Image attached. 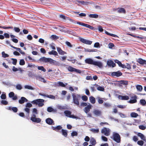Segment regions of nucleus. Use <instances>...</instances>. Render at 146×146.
Wrapping results in <instances>:
<instances>
[{
    "label": "nucleus",
    "instance_id": "cd10ccee",
    "mask_svg": "<svg viewBox=\"0 0 146 146\" xmlns=\"http://www.w3.org/2000/svg\"><path fill=\"white\" fill-rule=\"evenodd\" d=\"M62 133V134L64 135L65 137H67L68 133L67 131L64 129H62L61 131Z\"/></svg>",
    "mask_w": 146,
    "mask_h": 146
},
{
    "label": "nucleus",
    "instance_id": "9b49d317",
    "mask_svg": "<svg viewBox=\"0 0 146 146\" xmlns=\"http://www.w3.org/2000/svg\"><path fill=\"white\" fill-rule=\"evenodd\" d=\"M131 99H133V100H130L128 101V102L130 104H133L136 103L137 102V96L136 95H134V96H132L131 97Z\"/></svg>",
    "mask_w": 146,
    "mask_h": 146
},
{
    "label": "nucleus",
    "instance_id": "5701e85b",
    "mask_svg": "<svg viewBox=\"0 0 146 146\" xmlns=\"http://www.w3.org/2000/svg\"><path fill=\"white\" fill-rule=\"evenodd\" d=\"M137 61L140 64L142 65L145 64L146 65V60L141 58H139Z\"/></svg>",
    "mask_w": 146,
    "mask_h": 146
},
{
    "label": "nucleus",
    "instance_id": "bb28decb",
    "mask_svg": "<svg viewBox=\"0 0 146 146\" xmlns=\"http://www.w3.org/2000/svg\"><path fill=\"white\" fill-rule=\"evenodd\" d=\"M117 12L119 13H125V9L123 8H119L118 9Z\"/></svg>",
    "mask_w": 146,
    "mask_h": 146
},
{
    "label": "nucleus",
    "instance_id": "2f4dec72",
    "mask_svg": "<svg viewBox=\"0 0 146 146\" xmlns=\"http://www.w3.org/2000/svg\"><path fill=\"white\" fill-rule=\"evenodd\" d=\"M37 67V66H35L34 64H29V63L28 64L27 67H31V68L33 69H35Z\"/></svg>",
    "mask_w": 146,
    "mask_h": 146
},
{
    "label": "nucleus",
    "instance_id": "dca6fc26",
    "mask_svg": "<svg viewBox=\"0 0 146 146\" xmlns=\"http://www.w3.org/2000/svg\"><path fill=\"white\" fill-rule=\"evenodd\" d=\"M31 120L33 122L36 123H39L41 121V119L40 118L31 117Z\"/></svg>",
    "mask_w": 146,
    "mask_h": 146
},
{
    "label": "nucleus",
    "instance_id": "79ce46f5",
    "mask_svg": "<svg viewBox=\"0 0 146 146\" xmlns=\"http://www.w3.org/2000/svg\"><path fill=\"white\" fill-rule=\"evenodd\" d=\"M24 87L26 89H27L29 90H34V88L32 87L31 86L29 85H25L24 86Z\"/></svg>",
    "mask_w": 146,
    "mask_h": 146
},
{
    "label": "nucleus",
    "instance_id": "f704fd0d",
    "mask_svg": "<svg viewBox=\"0 0 146 146\" xmlns=\"http://www.w3.org/2000/svg\"><path fill=\"white\" fill-rule=\"evenodd\" d=\"M136 88L137 90L139 91H141L143 89V87L142 86L139 85H136Z\"/></svg>",
    "mask_w": 146,
    "mask_h": 146
},
{
    "label": "nucleus",
    "instance_id": "c756f323",
    "mask_svg": "<svg viewBox=\"0 0 146 146\" xmlns=\"http://www.w3.org/2000/svg\"><path fill=\"white\" fill-rule=\"evenodd\" d=\"M48 54L50 55H53L55 56L58 55V53L56 51L52 50L51 51L48 52Z\"/></svg>",
    "mask_w": 146,
    "mask_h": 146
},
{
    "label": "nucleus",
    "instance_id": "4c0bfd02",
    "mask_svg": "<svg viewBox=\"0 0 146 146\" xmlns=\"http://www.w3.org/2000/svg\"><path fill=\"white\" fill-rule=\"evenodd\" d=\"M140 102L141 105L143 106H145L146 104V102L145 100H141L140 101Z\"/></svg>",
    "mask_w": 146,
    "mask_h": 146
},
{
    "label": "nucleus",
    "instance_id": "6ab92c4d",
    "mask_svg": "<svg viewBox=\"0 0 146 146\" xmlns=\"http://www.w3.org/2000/svg\"><path fill=\"white\" fill-rule=\"evenodd\" d=\"M92 106L89 104V105L85 107L84 109V111L86 113L90 111V110Z\"/></svg>",
    "mask_w": 146,
    "mask_h": 146
},
{
    "label": "nucleus",
    "instance_id": "603ef678",
    "mask_svg": "<svg viewBox=\"0 0 146 146\" xmlns=\"http://www.w3.org/2000/svg\"><path fill=\"white\" fill-rule=\"evenodd\" d=\"M25 62L24 59H21L19 62V64L21 65H23L25 64Z\"/></svg>",
    "mask_w": 146,
    "mask_h": 146
},
{
    "label": "nucleus",
    "instance_id": "7ed1b4c3",
    "mask_svg": "<svg viewBox=\"0 0 146 146\" xmlns=\"http://www.w3.org/2000/svg\"><path fill=\"white\" fill-rule=\"evenodd\" d=\"M112 139L114 141L118 143L121 142V137L120 135L117 133L113 132L112 135Z\"/></svg>",
    "mask_w": 146,
    "mask_h": 146
},
{
    "label": "nucleus",
    "instance_id": "4be33fe9",
    "mask_svg": "<svg viewBox=\"0 0 146 146\" xmlns=\"http://www.w3.org/2000/svg\"><path fill=\"white\" fill-rule=\"evenodd\" d=\"M46 122L49 125H52L53 123L54 124L53 120L50 118H48L46 119Z\"/></svg>",
    "mask_w": 146,
    "mask_h": 146
},
{
    "label": "nucleus",
    "instance_id": "2eb2a0df",
    "mask_svg": "<svg viewBox=\"0 0 146 146\" xmlns=\"http://www.w3.org/2000/svg\"><path fill=\"white\" fill-rule=\"evenodd\" d=\"M129 96L126 95L121 96L119 95L118 98L119 99L123 100H128L129 98Z\"/></svg>",
    "mask_w": 146,
    "mask_h": 146
},
{
    "label": "nucleus",
    "instance_id": "f3484780",
    "mask_svg": "<svg viewBox=\"0 0 146 146\" xmlns=\"http://www.w3.org/2000/svg\"><path fill=\"white\" fill-rule=\"evenodd\" d=\"M67 85V84H66V85L64 84L62 82H56L55 83V85L57 86H61L62 87H65L66 85Z\"/></svg>",
    "mask_w": 146,
    "mask_h": 146
},
{
    "label": "nucleus",
    "instance_id": "e2e57ef3",
    "mask_svg": "<svg viewBox=\"0 0 146 146\" xmlns=\"http://www.w3.org/2000/svg\"><path fill=\"white\" fill-rule=\"evenodd\" d=\"M114 46L113 44L111 43H110L108 44V47L110 48H112Z\"/></svg>",
    "mask_w": 146,
    "mask_h": 146
},
{
    "label": "nucleus",
    "instance_id": "13d9d810",
    "mask_svg": "<svg viewBox=\"0 0 146 146\" xmlns=\"http://www.w3.org/2000/svg\"><path fill=\"white\" fill-rule=\"evenodd\" d=\"M54 109L51 107H48L47 108V111L48 112H51Z\"/></svg>",
    "mask_w": 146,
    "mask_h": 146
},
{
    "label": "nucleus",
    "instance_id": "5fc2aeb1",
    "mask_svg": "<svg viewBox=\"0 0 146 146\" xmlns=\"http://www.w3.org/2000/svg\"><path fill=\"white\" fill-rule=\"evenodd\" d=\"M75 68L71 66H69L68 68V70L70 72H74Z\"/></svg>",
    "mask_w": 146,
    "mask_h": 146
},
{
    "label": "nucleus",
    "instance_id": "f8f14e48",
    "mask_svg": "<svg viewBox=\"0 0 146 146\" xmlns=\"http://www.w3.org/2000/svg\"><path fill=\"white\" fill-rule=\"evenodd\" d=\"M93 113L96 116H100L102 115V113L101 111L96 109L94 110Z\"/></svg>",
    "mask_w": 146,
    "mask_h": 146
},
{
    "label": "nucleus",
    "instance_id": "de8ad7c7",
    "mask_svg": "<svg viewBox=\"0 0 146 146\" xmlns=\"http://www.w3.org/2000/svg\"><path fill=\"white\" fill-rule=\"evenodd\" d=\"M104 106L106 108H109L111 106V105L110 104L108 103H104Z\"/></svg>",
    "mask_w": 146,
    "mask_h": 146
},
{
    "label": "nucleus",
    "instance_id": "a18cd8bd",
    "mask_svg": "<svg viewBox=\"0 0 146 146\" xmlns=\"http://www.w3.org/2000/svg\"><path fill=\"white\" fill-rule=\"evenodd\" d=\"M2 56L3 57L5 58L9 56L8 54L5 53V52L3 51L2 52Z\"/></svg>",
    "mask_w": 146,
    "mask_h": 146
},
{
    "label": "nucleus",
    "instance_id": "473e14b6",
    "mask_svg": "<svg viewBox=\"0 0 146 146\" xmlns=\"http://www.w3.org/2000/svg\"><path fill=\"white\" fill-rule=\"evenodd\" d=\"M81 3L84 5H89L91 4V3L87 1H82Z\"/></svg>",
    "mask_w": 146,
    "mask_h": 146
},
{
    "label": "nucleus",
    "instance_id": "0e129e2a",
    "mask_svg": "<svg viewBox=\"0 0 146 146\" xmlns=\"http://www.w3.org/2000/svg\"><path fill=\"white\" fill-rule=\"evenodd\" d=\"M12 110L14 112H17L18 111V109L17 108L15 107H12Z\"/></svg>",
    "mask_w": 146,
    "mask_h": 146
},
{
    "label": "nucleus",
    "instance_id": "ea45409f",
    "mask_svg": "<svg viewBox=\"0 0 146 146\" xmlns=\"http://www.w3.org/2000/svg\"><path fill=\"white\" fill-rule=\"evenodd\" d=\"M16 88L18 90H21L22 88V86L21 84H18L16 86Z\"/></svg>",
    "mask_w": 146,
    "mask_h": 146
},
{
    "label": "nucleus",
    "instance_id": "338daca9",
    "mask_svg": "<svg viewBox=\"0 0 146 146\" xmlns=\"http://www.w3.org/2000/svg\"><path fill=\"white\" fill-rule=\"evenodd\" d=\"M14 30L15 32L17 33H19L20 31V29L19 28L15 27L14 28Z\"/></svg>",
    "mask_w": 146,
    "mask_h": 146
},
{
    "label": "nucleus",
    "instance_id": "1a4fd4ad",
    "mask_svg": "<svg viewBox=\"0 0 146 146\" xmlns=\"http://www.w3.org/2000/svg\"><path fill=\"white\" fill-rule=\"evenodd\" d=\"M122 75V73L119 71L112 72L111 75L113 76L119 77Z\"/></svg>",
    "mask_w": 146,
    "mask_h": 146
},
{
    "label": "nucleus",
    "instance_id": "423d86ee",
    "mask_svg": "<svg viewBox=\"0 0 146 146\" xmlns=\"http://www.w3.org/2000/svg\"><path fill=\"white\" fill-rule=\"evenodd\" d=\"M110 130L109 129L104 127L101 130V133L106 136H108L110 134Z\"/></svg>",
    "mask_w": 146,
    "mask_h": 146
},
{
    "label": "nucleus",
    "instance_id": "9d476101",
    "mask_svg": "<svg viewBox=\"0 0 146 146\" xmlns=\"http://www.w3.org/2000/svg\"><path fill=\"white\" fill-rule=\"evenodd\" d=\"M73 102L77 106H79V103L78 101V98L75 95H73Z\"/></svg>",
    "mask_w": 146,
    "mask_h": 146
},
{
    "label": "nucleus",
    "instance_id": "69168bd1",
    "mask_svg": "<svg viewBox=\"0 0 146 146\" xmlns=\"http://www.w3.org/2000/svg\"><path fill=\"white\" fill-rule=\"evenodd\" d=\"M102 139L104 141H108V138L104 136H102L101 137Z\"/></svg>",
    "mask_w": 146,
    "mask_h": 146
},
{
    "label": "nucleus",
    "instance_id": "c9c22d12",
    "mask_svg": "<svg viewBox=\"0 0 146 146\" xmlns=\"http://www.w3.org/2000/svg\"><path fill=\"white\" fill-rule=\"evenodd\" d=\"M119 84L124 85H127L128 84V82L122 80L119 82Z\"/></svg>",
    "mask_w": 146,
    "mask_h": 146
},
{
    "label": "nucleus",
    "instance_id": "ddd939ff",
    "mask_svg": "<svg viewBox=\"0 0 146 146\" xmlns=\"http://www.w3.org/2000/svg\"><path fill=\"white\" fill-rule=\"evenodd\" d=\"M115 63L118 65L119 66L122 67L123 68H125L126 66L124 64H122L121 63L117 60H114Z\"/></svg>",
    "mask_w": 146,
    "mask_h": 146
},
{
    "label": "nucleus",
    "instance_id": "09e8293b",
    "mask_svg": "<svg viewBox=\"0 0 146 146\" xmlns=\"http://www.w3.org/2000/svg\"><path fill=\"white\" fill-rule=\"evenodd\" d=\"M11 59L13 60L12 63L14 65H16L17 63V60L13 58H11Z\"/></svg>",
    "mask_w": 146,
    "mask_h": 146
},
{
    "label": "nucleus",
    "instance_id": "e433bc0d",
    "mask_svg": "<svg viewBox=\"0 0 146 146\" xmlns=\"http://www.w3.org/2000/svg\"><path fill=\"white\" fill-rule=\"evenodd\" d=\"M90 142L91 144L92 145H94L96 143V140L93 138L91 139Z\"/></svg>",
    "mask_w": 146,
    "mask_h": 146
},
{
    "label": "nucleus",
    "instance_id": "f03ea898",
    "mask_svg": "<svg viewBox=\"0 0 146 146\" xmlns=\"http://www.w3.org/2000/svg\"><path fill=\"white\" fill-rule=\"evenodd\" d=\"M85 62L86 64L97 66L100 68H101L103 66V64L101 62L95 61L91 58H86L85 60Z\"/></svg>",
    "mask_w": 146,
    "mask_h": 146
},
{
    "label": "nucleus",
    "instance_id": "6e6d98bb",
    "mask_svg": "<svg viewBox=\"0 0 146 146\" xmlns=\"http://www.w3.org/2000/svg\"><path fill=\"white\" fill-rule=\"evenodd\" d=\"M98 102L99 104H102L103 103L104 101L102 98L98 97Z\"/></svg>",
    "mask_w": 146,
    "mask_h": 146
},
{
    "label": "nucleus",
    "instance_id": "c85d7f7f",
    "mask_svg": "<svg viewBox=\"0 0 146 146\" xmlns=\"http://www.w3.org/2000/svg\"><path fill=\"white\" fill-rule=\"evenodd\" d=\"M88 16L90 18H97L98 17V15L97 14H90Z\"/></svg>",
    "mask_w": 146,
    "mask_h": 146
},
{
    "label": "nucleus",
    "instance_id": "bf43d9fd",
    "mask_svg": "<svg viewBox=\"0 0 146 146\" xmlns=\"http://www.w3.org/2000/svg\"><path fill=\"white\" fill-rule=\"evenodd\" d=\"M66 44L68 47L71 48L72 47V45L68 41H66L65 42Z\"/></svg>",
    "mask_w": 146,
    "mask_h": 146
},
{
    "label": "nucleus",
    "instance_id": "37998d69",
    "mask_svg": "<svg viewBox=\"0 0 146 146\" xmlns=\"http://www.w3.org/2000/svg\"><path fill=\"white\" fill-rule=\"evenodd\" d=\"M90 131L94 133H97L99 132V129H90Z\"/></svg>",
    "mask_w": 146,
    "mask_h": 146
},
{
    "label": "nucleus",
    "instance_id": "412c9836",
    "mask_svg": "<svg viewBox=\"0 0 146 146\" xmlns=\"http://www.w3.org/2000/svg\"><path fill=\"white\" fill-rule=\"evenodd\" d=\"M137 136L139 137L141 139L144 141H146L145 137L143 134L141 133H138L137 134Z\"/></svg>",
    "mask_w": 146,
    "mask_h": 146
},
{
    "label": "nucleus",
    "instance_id": "a211bd4d",
    "mask_svg": "<svg viewBox=\"0 0 146 146\" xmlns=\"http://www.w3.org/2000/svg\"><path fill=\"white\" fill-rule=\"evenodd\" d=\"M28 101V100L25 97H22L21 98L20 100H19V104H22L25 103V102H27Z\"/></svg>",
    "mask_w": 146,
    "mask_h": 146
},
{
    "label": "nucleus",
    "instance_id": "864d4df0",
    "mask_svg": "<svg viewBox=\"0 0 146 146\" xmlns=\"http://www.w3.org/2000/svg\"><path fill=\"white\" fill-rule=\"evenodd\" d=\"M96 49H89L88 48L85 49V50L86 52H96Z\"/></svg>",
    "mask_w": 146,
    "mask_h": 146
},
{
    "label": "nucleus",
    "instance_id": "774afa93",
    "mask_svg": "<svg viewBox=\"0 0 146 146\" xmlns=\"http://www.w3.org/2000/svg\"><path fill=\"white\" fill-rule=\"evenodd\" d=\"M82 99L84 101H86L88 100V97H87L85 95L83 96L82 97Z\"/></svg>",
    "mask_w": 146,
    "mask_h": 146
},
{
    "label": "nucleus",
    "instance_id": "7c9ffc66",
    "mask_svg": "<svg viewBox=\"0 0 146 146\" xmlns=\"http://www.w3.org/2000/svg\"><path fill=\"white\" fill-rule=\"evenodd\" d=\"M89 100L90 102L92 104H94L95 103V99L93 96H90V97Z\"/></svg>",
    "mask_w": 146,
    "mask_h": 146
},
{
    "label": "nucleus",
    "instance_id": "6e6552de",
    "mask_svg": "<svg viewBox=\"0 0 146 146\" xmlns=\"http://www.w3.org/2000/svg\"><path fill=\"white\" fill-rule=\"evenodd\" d=\"M9 97L12 98L13 100H16L17 99V95H15L13 92H11L9 94Z\"/></svg>",
    "mask_w": 146,
    "mask_h": 146
},
{
    "label": "nucleus",
    "instance_id": "8fccbe9b",
    "mask_svg": "<svg viewBox=\"0 0 146 146\" xmlns=\"http://www.w3.org/2000/svg\"><path fill=\"white\" fill-rule=\"evenodd\" d=\"M137 143L139 145L143 146L144 143V142L142 140H140L137 141Z\"/></svg>",
    "mask_w": 146,
    "mask_h": 146
},
{
    "label": "nucleus",
    "instance_id": "4d7b16f0",
    "mask_svg": "<svg viewBox=\"0 0 146 146\" xmlns=\"http://www.w3.org/2000/svg\"><path fill=\"white\" fill-rule=\"evenodd\" d=\"M92 43V41L86 39L85 44L90 45Z\"/></svg>",
    "mask_w": 146,
    "mask_h": 146
},
{
    "label": "nucleus",
    "instance_id": "c03bdc74",
    "mask_svg": "<svg viewBox=\"0 0 146 146\" xmlns=\"http://www.w3.org/2000/svg\"><path fill=\"white\" fill-rule=\"evenodd\" d=\"M105 32L107 35H110V36H112L116 37V36H117L116 35H114L113 34L110 33L106 31H105Z\"/></svg>",
    "mask_w": 146,
    "mask_h": 146
},
{
    "label": "nucleus",
    "instance_id": "680f3d73",
    "mask_svg": "<svg viewBox=\"0 0 146 146\" xmlns=\"http://www.w3.org/2000/svg\"><path fill=\"white\" fill-rule=\"evenodd\" d=\"M1 102L2 104L4 105H7L8 104V102L5 100H2Z\"/></svg>",
    "mask_w": 146,
    "mask_h": 146
},
{
    "label": "nucleus",
    "instance_id": "393cba45",
    "mask_svg": "<svg viewBox=\"0 0 146 146\" xmlns=\"http://www.w3.org/2000/svg\"><path fill=\"white\" fill-rule=\"evenodd\" d=\"M62 127L60 125H58L56 127L53 126L52 127V129L53 130L57 131L58 130H60L62 129Z\"/></svg>",
    "mask_w": 146,
    "mask_h": 146
},
{
    "label": "nucleus",
    "instance_id": "a19ab883",
    "mask_svg": "<svg viewBox=\"0 0 146 146\" xmlns=\"http://www.w3.org/2000/svg\"><path fill=\"white\" fill-rule=\"evenodd\" d=\"M37 68L38 70H41L44 72H45L46 71V69L42 66H38Z\"/></svg>",
    "mask_w": 146,
    "mask_h": 146
},
{
    "label": "nucleus",
    "instance_id": "0eeeda50",
    "mask_svg": "<svg viewBox=\"0 0 146 146\" xmlns=\"http://www.w3.org/2000/svg\"><path fill=\"white\" fill-rule=\"evenodd\" d=\"M76 23L77 24L88 28L92 30L94 29L93 27L90 26L89 25L80 22H77Z\"/></svg>",
    "mask_w": 146,
    "mask_h": 146
},
{
    "label": "nucleus",
    "instance_id": "39448f33",
    "mask_svg": "<svg viewBox=\"0 0 146 146\" xmlns=\"http://www.w3.org/2000/svg\"><path fill=\"white\" fill-rule=\"evenodd\" d=\"M64 113L66 116L72 118H77V117L74 115H71V112L69 110H66L64 111Z\"/></svg>",
    "mask_w": 146,
    "mask_h": 146
},
{
    "label": "nucleus",
    "instance_id": "3c124183",
    "mask_svg": "<svg viewBox=\"0 0 146 146\" xmlns=\"http://www.w3.org/2000/svg\"><path fill=\"white\" fill-rule=\"evenodd\" d=\"M97 89L98 90L102 91H103L104 90V89L103 87L101 86H98L97 88Z\"/></svg>",
    "mask_w": 146,
    "mask_h": 146
},
{
    "label": "nucleus",
    "instance_id": "20e7f679",
    "mask_svg": "<svg viewBox=\"0 0 146 146\" xmlns=\"http://www.w3.org/2000/svg\"><path fill=\"white\" fill-rule=\"evenodd\" d=\"M44 102V100L42 99H38L34 100L31 102V103L33 104H35L36 105H38L39 107H42L44 105L42 103Z\"/></svg>",
    "mask_w": 146,
    "mask_h": 146
},
{
    "label": "nucleus",
    "instance_id": "58836bf2",
    "mask_svg": "<svg viewBox=\"0 0 146 146\" xmlns=\"http://www.w3.org/2000/svg\"><path fill=\"white\" fill-rule=\"evenodd\" d=\"M138 116V114L135 112H132L131 113V116L133 117H136Z\"/></svg>",
    "mask_w": 146,
    "mask_h": 146
},
{
    "label": "nucleus",
    "instance_id": "f257e3e1",
    "mask_svg": "<svg viewBox=\"0 0 146 146\" xmlns=\"http://www.w3.org/2000/svg\"><path fill=\"white\" fill-rule=\"evenodd\" d=\"M40 62H44L46 63L49 62L50 64L56 66H60V63L58 61L53 60L50 58H46L45 57H42L39 60Z\"/></svg>",
    "mask_w": 146,
    "mask_h": 146
},
{
    "label": "nucleus",
    "instance_id": "a878e982",
    "mask_svg": "<svg viewBox=\"0 0 146 146\" xmlns=\"http://www.w3.org/2000/svg\"><path fill=\"white\" fill-rule=\"evenodd\" d=\"M39 94L40 95L43 96H46L48 98H52V99H54L55 98L54 96H53L52 95H46L45 94H42L41 93H39Z\"/></svg>",
    "mask_w": 146,
    "mask_h": 146
},
{
    "label": "nucleus",
    "instance_id": "49530a36",
    "mask_svg": "<svg viewBox=\"0 0 146 146\" xmlns=\"http://www.w3.org/2000/svg\"><path fill=\"white\" fill-rule=\"evenodd\" d=\"M78 135V133L75 131H73L71 133V135L72 137H74V136H77Z\"/></svg>",
    "mask_w": 146,
    "mask_h": 146
},
{
    "label": "nucleus",
    "instance_id": "b1692460",
    "mask_svg": "<svg viewBox=\"0 0 146 146\" xmlns=\"http://www.w3.org/2000/svg\"><path fill=\"white\" fill-rule=\"evenodd\" d=\"M36 79L40 81L43 82L44 83L46 82V81L44 79V78L41 77L40 76H36Z\"/></svg>",
    "mask_w": 146,
    "mask_h": 146
},
{
    "label": "nucleus",
    "instance_id": "aec40b11",
    "mask_svg": "<svg viewBox=\"0 0 146 146\" xmlns=\"http://www.w3.org/2000/svg\"><path fill=\"white\" fill-rule=\"evenodd\" d=\"M57 50L59 54H60L63 55L65 54H66V52L63 51L60 47H57Z\"/></svg>",
    "mask_w": 146,
    "mask_h": 146
},
{
    "label": "nucleus",
    "instance_id": "4468645a",
    "mask_svg": "<svg viewBox=\"0 0 146 146\" xmlns=\"http://www.w3.org/2000/svg\"><path fill=\"white\" fill-rule=\"evenodd\" d=\"M107 64L109 66H112V67H114L116 66L115 64L111 60H108L107 62Z\"/></svg>",
    "mask_w": 146,
    "mask_h": 146
},
{
    "label": "nucleus",
    "instance_id": "052dcab7",
    "mask_svg": "<svg viewBox=\"0 0 146 146\" xmlns=\"http://www.w3.org/2000/svg\"><path fill=\"white\" fill-rule=\"evenodd\" d=\"M139 128L141 130H144L146 129V127L143 125H141L139 126Z\"/></svg>",
    "mask_w": 146,
    "mask_h": 146
},
{
    "label": "nucleus",
    "instance_id": "72a5a7b5",
    "mask_svg": "<svg viewBox=\"0 0 146 146\" xmlns=\"http://www.w3.org/2000/svg\"><path fill=\"white\" fill-rule=\"evenodd\" d=\"M50 38L52 40H55L58 39L59 37L55 35H52L50 37Z\"/></svg>",
    "mask_w": 146,
    "mask_h": 146
}]
</instances>
